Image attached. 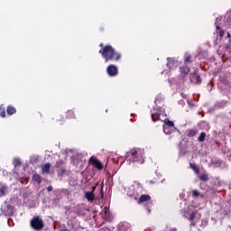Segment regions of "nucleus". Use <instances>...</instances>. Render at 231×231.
<instances>
[{
  "label": "nucleus",
  "mask_w": 231,
  "mask_h": 231,
  "mask_svg": "<svg viewBox=\"0 0 231 231\" xmlns=\"http://www.w3.org/2000/svg\"><path fill=\"white\" fill-rule=\"evenodd\" d=\"M189 80L192 84H201V78L196 71L189 74Z\"/></svg>",
  "instance_id": "9b49d317"
},
{
  "label": "nucleus",
  "mask_w": 231,
  "mask_h": 231,
  "mask_svg": "<svg viewBox=\"0 0 231 231\" xmlns=\"http://www.w3.org/2000/svg\"><path fill=\"white\" fill-rule=\"evenodd\" d=\"M190 169H192L196 174H199V168L198 165L190 163Z\"/></svg>",
  "instance_id": "393cba45"
},
{
  "label": "nucleus",
  "mask_w": 231,
  "mask_h": 231,
  "mask_svg": "<svg viewBox=\"0 0 231 231\" xmlns=\"http://www.w3.org/2000/svg\"><path fill=\"white\" fill-rule=\"evenodd\" d=\"M126 162H133V163H143V150L133 149L129 152Z\"/></svg>",
  "instance_id": "39448f33"
},
{
  "label": "nucleus",
  "mask_w": 231,
  "mask_h": 231,
  "mask_svg": "<svg viewBox=\"0 0 231 231\" xmlns=\"http://www.w3.org/2000/svg\"><path fill=\"white\" fill-rule=\"evenodd\" d=\"M89 162L92 165H94V167H97L98 171H102V169H104V164H102V162H100L97 157H90Z\"/></svg>",
  "instance_id": "6e6552de"
},
{
  "label": "nucleus",
  "mask_w": 231,
  "mask_h": 231,
  "mask_svg": "<svg viewBox=\"0 0 231 231\" xmlns=\"http://www.w3.org/2000/svg\"><path fill=\"white\" fill-rule=\"evenodd\" d=\"M211 164L214 165V167H221L222 165H224V167H226V164H225L223 161H219V160L212 159Z\"/></svg>",
  "instance_id": "dca6fc26"
},
{
  "label": "nucleus",
  "mask_w": 231,
  "mask_h": 231,
  "mask_svg": "<svg viewBox=\"0 0 231 231\" xmlns=\"http://www.w3.org/2000/svg\"><path fill=\"white\" fill-rule=\"evenodd\" d=\"M195 208H198V206L194 205V202H192L189 207L180 210V214L183 217L189 221H195L191 223L193 226L201 218V214H199Z\"/></svg>",
  "instance_id": "7ed1b4c3"
},
{
  "label": "nucleus",
  "mask_w": 231,
  "mask_h": 231,
  "mask_svg": "<svg viewBox=\"0 0 231 231\" xmlns=\"http://www.w3.org/2000/svg\"><path fill=\"white\" fill-rule=\"evenodd\" d=\"M7 190H8V188L4 184L0 183V198H3V196H6Z\"/></svg>",
  "instance_id": "6ab92c4d"
},
{
  "label": "nucleus",
  "mask_w": 231,
  "mask_h": 231,
  "mask_svg": "<svg viewBox=\"0 0 231 231\" xmlns=\"http://www.w3.org/2000/svg\"><path fill=\"white\" fill-rule=\"evenodd\" d=\"M198 134V130L196 129H190L188 131V136H196Z\"/></svg>",
  "instance_id": "5701e85b"
},
{
  "label": "nucleus",
  "mask_w": 231,
  "mask_h": 231,
  "mask_svg": "<svg viewBox=\"0 0 231 231\" xmlns=\"http://www.w3.org/2000/svg\"><path fill=\"white\" fill-rule=\"evenodd\" d=\"M47 190H48V192H51V190H53V187L49 186V187L47 188Z\"/></svg>",
  "instance_id": "2f4dec72"
},
{
  "label": "nucleus",
  "mask_w": 231,
  "mask_h": 231,
  "mask_svg": "<svg viewBox=\"0 0 231 231\" xmlns=\"http://www.w3.org/2000/svg\"><path fill=\"white\" fill-rule=\"evenodd\" d=\"M146 211H147V214H151V208H147Z\"/></svg>",
  "instance_id": "72a5a7b5"
},
{
  "label": "nucleus",
  "mask_w": 231,
  "mask_h": 231,
  "mask_svg": "<svg viewBox=\"0 0 231 231\" xmlns=\"http://www.w3.org/2000/svg\"><path fill=\"white\" fill-rule=\"evenodd\" d=\"M99 53H101V57L105 59L106 62H118L122 59V53L116 51L115 48L111 45H106L103 47Z\"/></svg>",
  "instance_id": "f03ea898"
},
{
  "label": "nucleus",
  "mask_w": 231,
  "mask_h": 231,
  "mask_svg": "<svg viewBox=\"0 0 231 231\" xmlns=\"http://www.w3.org/2000/svg\"><path fill=\"white\" fill-rule=\"evenodd\" d=\"M225 20L226 21L227 24H231V9L226 13Z\"/></svg>",
  "instance_id": "4be33fe9"
},
{
  "label": "nucleus",
  "mask_w": 231,
  "mask_h": 231,
  "mask_svg": "<svg viewBox=\"0 0 231 231\" xmlns=\"http://www.w3.org/2000/svg\"><path fill=\"white\" fill-rule=\"evenodd\" d=\"M192 198H194V199H198V198H205V195H203V193L199 192V190L194 189L192 191Z\"/></svg>",
  "instance_id": "a211bd4d"
},
{
  "label": "nucleus",
  "mask_w": 231,
  "mask_h": 231,
  "mask_svg": "<svg viewBox=\"0 0 231 231\" xmlns=\"http://www.w3.org/2000/svg\"><path fill=\"white\" fill-rule=\"evenodd\" d=\"M221 21H223V17H218L216 19L215 24H216V32L219 35V37H224L225 31L221 29Z\"/></svg>",
  "instance_id": "0eeeda50"
},
{
  "label": "nucleus",
  "mask_w": 231,
  "mask_h": 231,
  "mask_svg": "<svg viewBox=\"0 0 231 231\" xmlns=\"http://www.w3.org/2000/svg\"><path fill=\"white\" fill-rule=\"evenodd\" d=\"M60 231H69V230H66V229H65V230H60Z\"/></svg>",
  "instance_id": "58836bf2"
},
{
  "label": "nucleus",
  "mask_w": 231,
  "mask_h": 231,
  "mask_svg": "<svg viewBox=\"0 0 231 231\" xmlns=\"http://www.w3.org/2000/svg\"><path fill=\"white\" fill-rule=\"evenodd\" d=\"M184 62L185 66H182L180 69L181 75H187L189 71H190V69L189 68V66H187V62H190V56L186 57Z\"/></svg>",
  "instance_id": "9d476101"
},
{
  "label": "nucleus",
  "mask_w": 231,
  "mask_h": 231,
  "mask_svg": "<svg viewBox=\"0 0 231 231\" xmlns=\"http://www.w3.org/2000/svg\"><path fill=\"white\" fill-rule=\"evenodd\" d=\"M60 165V163L57 162V167H59Z\"/></svg>",
  "instance_id": "4c0bfd02"
},
{
  "label": "nucleus",
  "mask_w": 231,
  "mask_h": 231,
  "mask_svg": "<svg viewBox=\"0 0 231 231\" xmlns=\"http://www.w3.org/2000/svg\"><path fill=\"white\" fill-rule=\"evenodd\" d=\"M178 66H180L178 60H176L174 58H168L167 67L169 69H176Z\"/></svg>",
  "instance_id": "f8f14e48"
},
{
  "label": "nucleus",
  "mask_w": 231,
  "mask_h": 231,
  "mask_svg": "<svg viewBox=\"0 0 231 231\" xmlns=\"http://www.w3.org/2000/svg\"><path fill=\"white\" fill-rule=\"evenodd\" d=\"M67 116L68 118H75V112H73V110H69L67 112Z\"/></svg>",
  "instance_id": "c85d7f7f"
},
{
  "label": "nucleus",
  "mask_w": 231,
  "mask_h": 231,
  "mask_svg": "<svg viewBox=\"0 0 231 231\" xmlns=\"http://www.w3.org/2000/svg\"><path fill=\"white\" fill-rule=\"evenodd\" d=\"M147 201H151V196L143 195V194L141 193L138 199H137V203L139 205H142L143 203H147Z\"/></svg>",
  "instance_id": "4468645a"
},
{
  "label": "nucleus",
  "mask_w": 231,
  "mask_h": 231,
  "mask_svg": "<svg viewBox=\"0 0 231 231\" xmlns=\"http://www.w3.org/2000/svg\"><path fill=\"white\" fill-rule=\"evenodd\" d=\"M32 180H33V181H35L38 184H41V182L42 181V179L41 178V175H39L37 173H34L32 175Z\"/></svg>",
  "instance_id": "aec40b11"
},
{
  "label": "nucleus",
  "mask_w": 231,
  "mask_h": 231,
  "mask_svg": "<svg viewBox=\"0 0 231 231\" xmlns=\"http://www.w3.org/2000/svg\"><path fill=\"white\" fill-rule=\"evenodd\" d=\"M163 131L165 134H172V131H174V127L163 126Z\"/></svg>",
  "instance_id": "412c9836"
},
{
  "label": "nucleus",
  "mask_w": 231,
  "mask_h": 231,
  "mask_svg": "<svg viewBox=\"0 0 231 231\" xmlns=\"http://www.w3.org/2000/svg\"><path fill=\"white\" fill-rule=\"evenodd\" d=\"M201 181H208V175L207 173H202L199 176Z\"/></svg>",
  "instance_id": "b1692460"
},
{
  "label": "nucleus",
  "mask_w": 231,
  "mask_h": 231,
  "mask_svg": "<svg viewBox=\"0 0 231 231\" xmlns=\"http://www.w3.org/2000/svg\"><path fill=\"white\" fill-rule=\"evenodd\" d=\"M226 39H227V42H231V35H230V32H226Z\"/></svg>",
  "instance_id": "c756f323"
},
{
  "label": "nucleus",
  "mask_w": 231,
  "mask_h": 231,
  "mask_svg": "<svg viewBox=\"0 0 231 231\" xmlns=\"http://www.w3.org/2000/svg\"><path fill=\"white\" fill-rule=\"evenodd\" d=\"M51 167V164L50 163H45L43 166H42V174H50Z\"/></svg>",
  "instance_id": "f3484780"
},
{
  "label": "nucleus",
  "mask_w": 231,
  "mask_h": 231,
  "mask_svg": "<svg viewBox=\"0 0 231 231\" xmlns=\"http://www.w3.org/2000/svg\"><path fill=\"white\" fill-rule=\"evenodd\" d=\"M31 226L34 230H42V228H44V221L41 219L39 217H35L32 221H31Z\"/></svg>",
  "instance_id": "423d86ee"
},
{
  "label": "nucleus",
  "mask_w": 231,
  "mask_h": 231,
  "mask_svg": "<svg viewBox=\"0 0 231 231\" xmlns=\"http://www.w3.org/2000/svg\"><path fill=\"white\" fill-rule=\"evenodd\" d=\"M154 104L158 106L160 100L156 99ZM152 120L153 122H164V126L166 127H174V123L167 118V114L160 106H153V110H152Z\"/></svg>",
  "instance_id": "f257e3e1"
},
{
  "label": "nucleus",
  "mask_w": 231,
  "mask_h": 231,
  "mask_svg": "<svg viewBox=\"0 0 231 231\" xmlns=\"http://www.w3.org/2000/svg\"><path fill=\"white\" fill-rule=\"evenodd\" d=\"M205 138H207V134L202 132L199 137V142H205Z\"/></svg>",
  "instance_id": "bb28decb"
},
{
  "label": "nucleus",
  "mask_w": 231,
  "mask_h": 231,
  "mask_svg": "<svg viewBox=\"0 0 231 231\" xmlns=\"http://www.w3.org/2000/svg\"><path fill=\"white\" fill-rule=\"evenodd\" d=\"M202 225H207V221H202Z\"/></svg>",
  "instance_id": "e433bc0d"
},
{
  "label": "nucleus",
  "mask_w": 231,
  "mask_h": 231,
  "mask_svg": "<svg viewBox=\"0 0 231 231\" xmlns=\"http://www.w3.org/2000/svg\"><path fill=\"white\" fill-rule=\"evenodd\" d=\"M13 163H14V167H17V166L21 165V159L20 158H14L13 160Z\"/></svg>",
  "instance_id": "cd10ccee"
},
{
  "label": "nucleus",
  "mask_w": 231,
  "mask_h": 231,
  "mask_svg": "<svg viewBox=\"0 0 231 231\" xmlns=\"http://www.w3.org/2000/svg\"><path fill=\"white\" fill-rule=\"evenodd\" d=\"M143 190V188H142L140 182H134L130 187L127 188L126 194L129 196V198L138 200Z\"/></svg>",
  "instance_id": "20e7f679"
},
{
  "label": "nucleus",
  "mask_w": 231,
  "mask_h": 231,
  "mask_svg": "<svg viewBox=\"0 0 231 231\" xmlns=\"http://www.w3.org/2000/svg\"><path fill=\"white\" fill-rule=\"evenodd\" d=\"M2 211L4 212L5 216H12L14 214V208L12 206L5 205L2 208Z\"/></svg>",
  "instance_id": "2eb2a0df"
},
{
  "label": "nucleus",
  "mask_w": 231,
  "mask_h": 231,
  "mask_svg": "<svg viewBox=\"0 0 231 231\" xmlns=\"http://www.w3.org/2000/svg\"><path fill=\"white\" fill-rule=\"evenodd\" d=\"M105 214H106V216H107V214H109V208H105Z\"/></svg>",
  "instance_id": "473e14b6"
},
{
  "label": "nucleus",
  "mask_w": 231,
  "mask_h": 231,
  "mask_svg": "<svg viewBox=\"0 0 231 231\" xmlns=\"http://www.w3.org/2000/svg\"><path fill=\"white\" fill-rule=\"evenodd\" d=\"M14 113H15V107L12 106H9L7 107V114L9 115H14Z\"/></svg>",
  "instance_id": "a878e982"
},
{
  "label": "nucleus",
  "mask_w": 231,
  "mask_h": 231,
  "mask_svg": "<svg viewBox=\"0 0 231 231\" xmlns=\"http://www.w3.org/2000/svg\"><path fill=\"white\" fill-rule=\"evenodd\" d=\"M106 72L109 77H116V75H118V67L116 65H109L106 69Z\"/></svg>",
  "instance_id": "1a4fd4ad"
},
{
  "label": "nucleus",
  "mask_w": 231,
  "mask_h": 231,
  "mask_svg": "<svg viewBox=\"0 0 231 231\" xmlns=\"http://www.w3.org/2000/svg\"><path fill=\"white\" fill-rule=\"evenodd\" d=\"M169 231H177V230H176V228L173 227V228L170 229Z\"/></svg>",
  "instance_id": "c9c22d12"
},
{
  "label": "nucleus",
  "mask_w": 231,
  "mask_h": 231,
  "mask_svg": "<svg viewBox=\"0 0 231 231\" xmlns=\"http://www.w3.org/2000/svg\"><path fill=\"white\" fill-rule=\"evenodd\" d=\"M5 115H6V113L4 111V112L1 114V116H2L3 118H5Z\"/></svg>",
  "instance_id": "f704fd0d"
},
{
  "label": "nucleus",
  "mask_w": 231,
  "mask_h": 231,
  "mask_svg": "<svg viewBox=\"0 0 231 231\" xmlns=\"http://www.w3.org/2000/svg\"><path fill=\"white\" fill-rule=\"evenodd\" d=\"M97 187H93L91 191H85V198L88 201L93 202L95 201V190Z\"/></svg>",
  "instance_id": "ddd939ff"
},
{
  "label": "nucleus",
  "mask_w": 231,
  "mask_h": 231,
  "mask_svg": "<svg viewBox=\"0 0 231 231\" xmlns=\"http://www.w3.org/2000/svg\"><path fill=\"white\" fill-rule=\"evenodd\" d=\"M147 183H148V185H152V184L156 183V181H154V180H148Z\"/></svg>",
  "instance_id": "7c9ffc66"
}]
</instances>
